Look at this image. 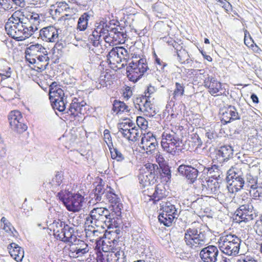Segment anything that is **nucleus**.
<instances>
[{
  "instance_id": "nucleus-21",
  "label": "nucleus",
  "mask_w": 262,
  "mask_h": 262,
  "mask_svg": "<svg viewBox=\"0 0 262 262\" xmlns=\"http://www.w3.org/2000/svg\"><path fill=\"white\" fill-rule=\"evenodd\" d=\"M221 182L215 179H209L206 182V184H202L203 190L205 188L209 194H216L220 191Z\"/></svg>"
},
{
  "instance_id": "nucleus-31",
  "label": "nucleus",
  "mask_w": 262,
  "mask_h": 262,
  "mask_svg": "<svg viewBox=\"0 0 262 262\" xmlns=\"http://www.w3.org/2000/svg\"><path fill=\"white\" fill-rule=\"evenodd\" d=\"M106 190L104 186L101 185H97L94 189V194L95 201L97 202H103L104 200L105 196L106 195Z\"/></svg>"
},
{
  "instance_id": "nucleus-27",
  "label": "nucleus",
  "mask_w": 262,
  "mask_h": 262,
  "mask_svg": "<svg viewBox=\"0 0 262 262\" xmlns=\"http://www.w3.org/2000/svg\"><path fill=\"white\" fill-rule=\"evenodd\" d=\"M158 176L156 175L151 174L144 173V174H140L139 177V182L143 187L146 186H150L154 184L157 182V179Z\"/></svg>"
},
{
  "instance_id": "nucleus-33",
  "label": "nucleus",
  "mask_w": 262,
  "mask_h": 262,
  "mask_svg": "<svg viewBox=\"0 0 262 262\" xmlns=\"http://www.w3.org/2000/svg\"><path fill=\"white\" fill-rule=\"evenodd\" d=\"M65 222L62 221L59 219L54 220L52 224H50V226L53 230L54 235L57 239L60 240L62 238V234H60V230L61 229L63 224Z\"/></svg>"
},
{
  "instance_id": "nucleus-4",
  "label": "nucleus",
  "mask_w": 262,
  "mask_h": 262,
  "mask_svg": "<svg viewBox=\"0 0 262 262\" xmlns=\"http://www.w3.org/2000/svg\"><path fill=\"white\" fill-rule=\"evenodd\" d=\"M57 196L62 202L66 209L73 212H79L82 208L84 196L79 193H72L66 190L58 192Z\"/></svg>"
},
{
  "instance_id": "nucleus-15",
  "label": "nucleus",
  "mask_w": 262,
  "mask_h": 262,
  "mask_svg": "<svg viewBox=\"0 0 262 262\" xmlns=\"http://www.w3.org/2000/svg\"><path fill=\"white\" fill-rule=\"evenodd\" d=\"M204 83L205 87L208 89L209 92L212 96L222 89V83L213 76H208L204 80Z\"/></svg>"
},
{
  "instance_id": "nucleus-55",
  "label": "nucleus",
  "mask_w": 262,
  "mask_h": 262,
  "mask_svg": "<svg viewBox=\"0 0 262 262\" xmlns=\"http://www.w3.org/2000/svg\"><path fill=\"white\" fill-rule=\"evenodd\" d=\"M254 229L258 235L262 236V217L260 220L256 222Z\"/></svg>"
},
{
  "instance_id": "nucleus-36",
  "label": "nucleus",
  "mask_w": 262,
  "mask_h": 262,
  "mask_svg": "<svg viewBox=\"0 0 262 262\" xmlns=\"http://www.w3.org/2000/svg\"><path fill=\"white\" fill-rule=\"evenodd\" d=\"M175 216H172L171 214H166L164 213H161L158 216L159 221L160 223L163 224L165 226L169 227L171 225Z\"/></svg>"
},
{
  "instance_id": "nucleus-49",
  "label": "nucleus",
  "mask_w": 262,
  "mask_h": 262,
  "mask_svg": "<svg viewBox=\"0 0 262 262\" xmlns=\"http://www.w3.org/2000/svg\"><path fill=\"white\" fill-rule=\"evenodd\" d=\"M26 19L31 24L38 25L39 23V16L36 13H31L28 14Z\"/></svg>"
},
{
  "instance_id": "nucleus-6",
  "label": "nucleus",
  "mask_w": 262,
  "mask_h": 262,
  "mask_svg": "<svg viewBox=\"0 0 262 262\" xmlns=\"http://www.w3.org/2000/svg\"><path fill=\"white\" fill-rule=\"evenodd\" d=\"M8 120L12 129L18 133L24 132L28 128L27 125L24 123L22 114L19 111H11L8 115Z\"/></svg>"
},
{
  "instance_id": "nucleus-11",
  "label": "nucleus",
  "mask_w": 262,
  "mask_h": 262,
  "mask_svg": "<svg viewBox=\"0 0 262 262\" xmlns=\"http://www.w3.org/2000/svg\"><path fill=\"white\" fill-rule=\"evenodd\" d=\"M59 31L53 26L45 27L39 31V37L43 41L55 42L58 38Z\"/></svg>"
},
{
  "instance_id": "nucleus-13",
  "label": "nucleus",
  "mask_w": 262,
  "mask_h": 262,
  "mask_svg": "<svg viewBox=\"0 0 262 262\" xmlns=\"http://www.w3.org/2000/svg\"><path fill=\"white\" fill-rule=\"evenodd\" d=\"M113 216V214L110 215L109 211L106 209L94 224L97 226H101L102 227L103 226L102 224H105L108 228H116L118 227V223H117L116 220L112 219L111 217Z\"/></svg>"
},
{
  "instance_id": "nucleus-52",
  "label": "nucleus",
  "mask_w": 262,
  "mask_h": 262,
  "mask_svg": "<svg viewBox=\"0 0 262 262\" xmlns=\"http://www.w3.org/2000/svg\"><path fill=\"white\" fill-rule=\"evenodd\" d=\"M121 36L122 37L124 36V33L123 32H121L119 31L118 29L116 28H111L109 31L108 36L111 37L113 39H115L116 40L118 37H120Z\"/></svg>"
},
{
  "instance_id": "nucleus-22",
  "label": "nucleus",
  "mask_w": 262,
  "mask_h": 262,
  "mask_svg": "<svg viewBox=\"0 0 262 262\" xmlns=\"http://www.w3.org/2000/svg\"><path fill=\"white\" fill-rule=\"evenodd\" d=\"M49 58L48 56V52L42 53L38 56V59L34 58H29L28 62L31 64H36V67L40 70H44L49 64Z\"/></svg>"
},
{
  "instance_id": "nucleus-8",
  "label": "nucleus",
  "mask_w": 262,
  "mask_h": 262,
  "mask_svg": "<svg viewBox=\"0 0 262 262\" xmlns=\"http://www.w3.org/2000/svg\"><path fill=\"white\" fill-rule=\"evenodd\" d=\"M236 216H238L242 222L245 223L253 220L257 215L251 204L241 205L235 211Z\"/></svg>"
},
{
  "instance_id": "nucleus-58",
  "label": "nucleus",
  "mask_w": 262,
  "mask_h": 262,
  "mask_svg": "<svg viewBox=\"0 0 262 262\" xmlns=\"http://www.w3.org/2000/svg\"><path fill=\"white\" fill-rule=\"evenodd\" d=\"M144 113L145 115L149 116V117L154 116L157 114L154 105H151V106L147 109Z\"/></svg>"
},
{
  "instance_id": "nucleus-30",
  "label": "nucleus",
  "mask_w": 262,
  "mask_h": 262,
  "mask_svg": "<svg viewBox=\"0 0 262 262\" xmlns=\"http://www.w3.org/2000/svg\"><path fill=\"white\" fill-rule=\"evenodd\" d=\"M107 262H126V257L123 251L112 252L107 255Z\"/></svg>"
},
{
  "instance_id": "nucleus-53",
  "label": "nucleus",
  "mask_w": 262,
  "mask_h": 262,
  "mask_svg": "<svg viewBox=\"0 0 262 262\" xmlns=\"http://www.w3.org/2000/svg\"><path fill=\"white\" fill-rule=\"evenodd\" d=\"M161 146L163 149L166 152L171 154L172 155H174L177 153V149L171 148L168 143L165 142L164 140L161 141Z\"/></svg>"
},
{
  "instance_id": "nucleus-25",
  "label": "nucleus",
  "mask_w": 262,
  "mask_h": 262,
  "mask_svg": "<svg viewBox=\"0 0 262 262\" xmlns=\"http://www.w3.org/2000/svg\"><path fill=\"white\" fill-rule=\"evenodd\" d=\"M85 104L86 103L84 101L79 102L78 99L74 98L70 104L69 107L67 109L66 113H70L71 115L74 116L78 113L81 114L82 107L85 106Z\"/></svg>"
},
{
  "instance_id": "nucleus-14",
  "label": "nucleus",
  "mask_w": 262,
  "mask_h": 262,
  "mask_svg": "<svg viewBox=\"0 0 262 262\" xmlns=\"http://www.w3.org/2000/svg\"><path fill=\"white\" fill-rule=\"evenodd\" d=\"M144 194L149 197V200H152L154 203L164 198L165 194V190L162 186H156L154 189L151 188L144 191Z\"/></svg>"
},
{
  "instance_id": "nucleus-20",
  "label": "nucleus",
  "mask_w": 262,
  "mask_h": 262,
  "mask_svg": "<svg viewBox=\"0 0 262 262\" xmlns=\"http://www.w3.org/2000/svg\"><path fill=\"white\" fill-rule=\"evenodd\" d=\"M233 155V149L230 145L222 146L216 152L217 159L220 163L227 161Z\"/></svg>"
},
{
  "instance_id": "nucleus-5",
  "label": "nucleus",
  "mask_w": 262,
  "mask_h": 262,
  "mask_svg": "<svg viewBox=\"0 0 262 262\" xmlns=\"http://www.w3.org/2000/svg\"><path fill=\"white\" fill-rule=\"evenodd\" d=\"M227 183L234 187L235 191L241 190L245 186V176L241 169L232 167L227 172Z\"/></svg>"
},
{
  "instance_id": "nucleus-43",
  "label": "nucleus",
  "mask_w": 262,
  "mask_h": 262,
  "mask_svg": "<svg viewBox=\"0 0 262 262\" xmlns=\"http://www.w3.org/2000/svg\"><path fill=\"white\" fill-rule=\"evenodd\" d=\"M220 240L221 242H219L220 244H226L230 243H235L237 242H241V239L234 234H228L225 236L222 237L220 238Z\"/></svg>"
},
{
  "instance_id": "nucleus-2",
  "label": "nucleus",
  "mask_w": 262,
  "mask_h": 262,
  "mask_svg": "<svg viewBox=\"0 0 262 262\" xmlns=\"http://www.w3.org/2000/svg\"><path fill=\"white\" fill-rule=\"evenodd\" d=\"M133 60L126 68L127 77L130 80L137 82L149 70L146 59L142 55L134 54Z\"/></svg>"
},
{
  "instance_id": "nucleus-51",
  "label": "nucleus",
  "mask_w": 262,
  "mask_h": 262,
  "mask_svg": "<svg viewBox=\"0 0 262 262\" xmlns=\"http://www.w3.org/2000/svg\"><path fill=\"white\" fill-rule=\"evenodd\" d=\"M116 50H117V54H118V59L121 62L122 59H126V57L127 56L128 52L123 47H117Z\"/></svg>"
},
{
  "instance_id": "nucleus-16",
  "label": "nucleus",
  "mask_w": 262,
  "mask_h": 262,
  "mask_svg": "<svg viewBox=\"0 0 262 262\" xmlns=\"http://www.w3.org/2000/svg\"><path fill=\"white\" fill-rule=\"evenodd\" d=\"M70 251L73 255L75 254V255H77L78 257L86 253L89 251V249L88 245L84 241L77 239L74 243H71Z\"/></svg>"
},
{
  "instance_id": "nucleus-63",
  "label": "nucleus",
  "mask_w": 262,
  "mask_h": 262,
  "mask_svg": "<svg viewBox=\"0 0 262 262\" xmlns=\"http://www.w3.org/2000/svg\"><path fill=\"white\" fill-rule=\"evenodd\" d=\"M13 3L17 6L24 8L26 5V0H12Z\"/></svg>"
},
{
  "instance_id": "nucleus-37",
  "label": "nucleus",
  "mask_w": 262,
  "mask_h": 262,
  "mask_svg": "<svg viewBox=\"0 0 262 262\" xmlns=\"http://www.w3.org/2000/svg\"><path fill=\"white\" fill-rule=\"evenodd\" d=\"M53 108L55 110H57L60 112L66 111V98L63 99H59L58 100H53L51 102Z\"/></svg>"
},
{
  "instance_id": "nucleus-41",
  "label": "nucleus",
  "mask_w": 262,
  "mask_h": 262,
  "mask_svg": "<svg viewBox=\"0 0 262 262\" xmlns=\"http://www.w3.org/2000/svg\"><path fill=\"white\" fill-rule=\"evenodd\" d=\"M245 176V186L250 187L252 190L258 184L257 183V179L251 175L250 173H247Z\"/></svg>"
},
{
  "instance_id": "nucleus-18",
  "label": "nucleus",
  "mask_w": 262,
  "mask_h": 262,
  "mask_svg": "<svg viewBox=\"0 0 262 262\" xmlns=\"http://www.w3.org/2000/svg\"><path fill=\"white\" fill-rule=\"evenodd\" d=\"M139 130L141 131V129L136 127H132L129 129L119 127V132L122 134L123 137L133 142L137 141L139 139L140 136Z\"/></svg>"
},
{
  "instance_id": "nucleus-35",
  "label": "nucleus",
  "mask_w": 262,
  "mask_h": 262,
  "mask_svg": "<svg viewBox=\"0 0 262 262\" xmlns=\"http://www.w3.org/2000/svg\"><path fill=\"white\" fill-rule=\"evenodd\" d=\"M208 172H209L210 174L214 173V174L211 175V179H215V180L221 182L223 179L224 175L223 174L222 172L219 169L218 166L214 165L211 167H208L207 168V173Z\"/></svg>"
},
{
  "instance_id": "nucleus-24",
  "label": "nucleus",
  "mask_w": 262,
  "mask_h": 262,
  "mask_svg": "<svg viewBox=\"0 0 262 262\" xmlns=\"http://www.w3.org/2000/svg\"><path fill=\"white\" fill-rule=\"evenodd\" d=\"M47 52V50L41 45L37 43L32 45L28 47L26 50V59L27 61L29 58H34V55H37V53L42 54Z\"/></svg>"
},
{
  "instance_id": "nucleus-56",
  "label": "nucleus",
  "mask_w": 262,
  "mask_h": 262,
  "mask_svg": "<svg viewBox=\"0 0 262 262\" xmlns=\"http://www.w3.org/2000/svg\"><path fill=\"white\" fill-rule=\"evenodd\" d=\"M109 31L110 30H106L105 29L103 24L102 25L100 24L96 29V32L97 33H99V34H100L101 36V35L105 34H106V36H108Z\"/></svg>"
},
{
  "instance_id": "nucleus-34",
  "label": "nucleus",
  "mask_w": 262,
  "mask_h": 262,
  "mask_svg": "<svg viewBox=\"0 0 262 262\" xmlns=\"http://www.w3.org/2000/svg\"><path fill=\"white\" fill-rule=\"evenodd\" d=\"M90 16L91 15L88 12H85L82 14L78 19L77 29L79 31L85 30Z\"/></svg>"
},
{
  "instance_id": "nucleus-7",
  "label": "nucleus",
  "mask_w": 262,
  "mask_h": 262,
  "mask_svg": "<svg viewBox=\"0 0 262 262\" xmlns=\"http://www.w3.org/2000/svg\"><path fill=\"white\" fill-rule=\"evenodd\" d=\"M140 144L142 145V146H140V147L144 150H146L148 155L153 154L158 145L155 136L150 132L146 134H144L141 139Z\"/></svg>"
},
{
  "instance_id": "nucleus-29",
  "label": "nucleus",
  "mask_w": 262,
  "mask_h": 262,
  "mask_svg": "<svg viewBox=\"0 0 262 262\" xmlns=\"http://www.w3.org/2000/svg\"><path fill=\"white\" fill-rule=\"evenodd\" d=\"M62 174L58 171L51 181H49L48 182H45L43 185H45V187H47V185H48L49 188L53 190L60 186L62 182Z\"/></svg>"
},
{
  "instance_id": "nucleus-48",
  "label": "nucleus",
  "mask_w": 262,
  "mask_h": 262,
  "mask_svg": "<svg viewBox=\"0 0 262 262\" xmlns=\"http://www.w3.org/2000/svg\"><path fill=\"white\" fill-rule=\"evenodd\" d=\"M176 88L173 91V98L176 99L177 97L182 96L184 94V86L183 83L176 82L175 84Z\"/></svg>"
},
{
  "instance_id": "nucleus-45",
  "label": "nucleus",
  "mask_w": 262,
  "mask_h": 262,
  "mask_svg": "<svg viewBox=\"0 0 262 262\" xmlns=\"http://www.w3.org/2000/svg\"><path fill=\"white\" fill-rule=\"evenodd\" d=\"M106 201L114 205L119 203L120 202V199L116 194L108 190L106 192V195L105 196L103 202L105 203Z\"/></svg>"
},
{
  "instance_id": "nucleus-57",
  "label": "nucleus",
  "mask_w": 262,
  "mask_h": 262,
  "mask_svg": "<svg viewBox=\"0 0 262 262\" xmlns=\"http://www.w3.org/2000/svg\"><path fill=\"white\" fill-rule=\"evenodd\" d=\"M0 8L8 10L12 8L10 0H0Z\"/></svg>"
},
{
  "instance_id": "nucleus-44",
  "label": "nucleus",
  "mask_w": 262,
  "mask_h": 262,
  "mask_svg": "<svg viewBox=\"0 0 262 262\" xmlns=\"http://www.w3.org/2000/svg\"><path fill=\"white\" fill-rule=\"evenodd\" d=\"M49 97L51 102L53 100H58L65 98L64 92L61 88H58L53 93H49Z\"/></svg>"
},
{
  "instance_id": "nucleus-61",
  "label": "nucleus",
  "mask_w": 262,
  "mask_h": 262,
  "mask_svg": "<svg viewBox=\"0 0 262 262\" xmlns=\"http://www.w3.org/2000/svg\"><path fill=\"white\" fill-rule=\"evenodd\" d=\"M117 47L113 48L107 55V59L109 60L110 58H115L117 57L118 58V54H117V50H116Z\"/></svg>"
},
{
  "instance_id": "nucleus-26",
  "label": "nucleus",
  "mask_w": 262,
  "mask_h": 262,
  "mask_svg": "<svg viewBox=\"0 0 262 262\" xmlns=\"http://www.w3.org/2000/svg\"><path fill=\"white\" fill-rule=\"evenodd\" d=\"M161 209L162 210V213L166 214H171L172 216H175L177 218L178 210L175 205L171 201L162 202L160 204Z\"/></svg>"
},
{
  "instance_id": "nucleus-23",
  "label": "nucleus",
  "mask_w": 262,
  "mask_h": 262,
  "mask_svg": "<svg viewBox=\"0 0 262 262\" xmlns=\"http://www.w3.org/2000/svg\"><path fill=\"white\" fill-rule=\"evenodd\" d=\"M9 253L16 261H21L24 256V251L22 248L14 243L10 244L8 247Z\"/></svg>"
},
{
  "instance_id": "nucleus-19",
  "label": "nucleus",
  "mask_w": 262,
  "mask_h": 262,
  "mask_svg": "<svg viewBox=\"0 0 262 262\" xmlns=\"http://www.w3.org/2000/svg\"><path fill=\"white\" fill-rule=\"evenodd\" d=\"M75 225L73 224L67 223V226L64 230H66L64 235H62V238L60 241L67 243H74L75 241H77L76 235L75 234Z\"/></svg>"
},
{
  "instance_id": "nucleus-54",
  "label": "nucleus",
  "mask_w": 262,
  "mask_h": 262,
  "mask_svg": "<svg viewBox=\"0 0 262 262\" xmlns=\"http://www.w3.org/2000/svg\"><path fill=\"white\" fill-rule=\"evenodd\" d=\"M162 140H164V141L167 143L170 142H173L180 141V139L178 136L175 133H173V134H166L165 135V138Z\"/></svg>"
},
{
  "instance_id": "nucleus-32",
  "label": "nucleus",
  "mask_w": 262,
  "mask_h": 262,
  "mask_svg": "<svg viewBox=\"0 0 262 262\" xmlns=\"http://www.w3.org/2000/svg\"><path fill=\"white\" fill-rule=\"evenodd\" d=\"M159 167L160 172H159V174L160 178L163 179L166 182L169 181L171 177V172L168 163L162 164Z\"/></svg>"
},
{
  "instance_id": "nucleus-60",
  "label": "nucleus",
  "mask_w": 262,
  "mask_h": 262,
  "mask_svg": "<svg viewBox=\"0 0 262 262\" xmlns=\"http://www.w3.org/2000/svg\"><path fill=\"white\" fill-rule=\"evenodd\" d=\"M156 159L159 166L162 165V164H165L167 163V162L164 159V157L160 154L159 152L157 154Z\"/></svg>"
},
{
  "instance_id": "nucleus-46",
  "label": "nucleus",
  "mask_w": 262,
  "mask_h": 262,
  "mask_svg": "<svg viewBox=\"0 0 262 262\" xmlns=\"http://www.w3.org/2000/svg\"><path fill=\"white\" fill-rule=\"evenodd\" d=\"M250 193L255 199H262V184H258L252 190H250Z\"/></svg>"
},
{
  "instance_id": "nucleus-17",
  "label": "nucleus",
  "mask_w": 262,
  "mask_h": 262,
  "mask_svg": "<svg viewBox=\"0 0 262 262\" xmlns=\"http://www.w3.org/2000/svg\"><path fill=\"white\" fill-rule=\"evenodd\" d=\"M241 242L230 243V244H220V249L226 255L235 256L239 253Z\"/></svg>"
},
{
  "instance_id": "nucleus-50",
  "label": "nucleus",
  "mask_w": 262,
  "mask_h": 262,
  "mask_svg": "<svg viewBox=\"0 0 262 262\" xmlns=\"http://www.w3.org/2000/svg\"><path fill=\"white\" fill-rule=\"evenodd\" d=\"M111 155L113 159H115L118 162L122 161L124 159V157L117 147L113 149Z\"/></svg>"
},
{
  "instance_id": "nucleus-40",
  "label": "nucleus",
  "mask_w": 262,
  "mask_h": 262,
  "mask_svg": "<svg viewBox=\"0 0 262 262\" xmlns=\"http://www.w3.org/2000/svg\"><path fill=\"white\" fill-rule=\"evenodd\" d=\"M144 166L146 169V171L145 172V173L149 174V175H156V176L159 177V172H160V170L157 164L148 163H146Z\"/></svg>"
},
{
  "instance_id": "nucleus-42",
  "label": "nucleus",
  "mask_w": 262,
  "mask_h": 262,
  "mask_svg": "<svg viewBox=\"0 0 262 262\" xmlns=\"http://www.w3.org/2000/svg\"><path fill=\"white\" fill-rule=\"evenodd\" d=\"M178 58L182 63H189L192 60L190 59V56L187 51L183 48L177 53Z\"/></svg>"
},
{
  "instance_id": "nucleus-62",
  "label": "nucleus",
  "mask_w": 262,
  "mask_h": 262,
  "mask_svg": "<svg viewBox=\"0 0 262 262\" xmlns=\"http://www.w3.org/2000/svg\"><path fill=\"white\" fill-rule=\"evenodd\" d=\"M148 96V99H146L145 101H144V103L143 105V106H142V110L141 111L142 112H144L147 109H148L151 105H152L153 104L151 103V101L150 100V97L149 96Z\"/></svg>"
},
{
  "instance_id": "nucleus-59",
  "label": "nucleus",
  "mask_w": 262,
  "mask_h": 262,
  "mask_svg": "<svg viewBox=\"0 0 262 262\" xmlns=\"http://www.w3.org/2000/svg\"><path fill=\"white\" fill-rule=\"evenodd\" d=\"M175 252L177 256L181 259H185L187 257V255L188 254L185 252L181 248H177Z\"/></svg>"
},
{
  "instance_id": "nucleus-1",
  "label": "nucleus",
  "mask_w": 262,
  "mask_h": 262,
  "mask_svg": "<svg viewBox=\"0 0 262 262\" xmlns=\"http://www.w3.org/2000/svg\"><path fill=\"white\" fill-rule=\"evenodd\" d=\"M208 232V227L202 225L196 228L188 229L184 236L186 245L194 249L206 245Z\"/></svg>"
},
{
  "instance_id": "nucleus-28",
  "label": "nucleus",
  "mask_w": 262,
  "mask_h": 262,
  "mask_svg": "<svg viewBox=\"0 0 262 262\" xmlns=\"http://www.w3.org/2000/svg\"><path fill=\"white\" fill-rule=\"evenodd\" d=\"M106 209L103 207H96L93 208L90 213V216L86 218V221L94 224L97 222V219L103 214Z\"/></svg>"
},
{
  "instance_id": "nucleus-12",
  "label": "nucleus",
  "mask_w": 262,
  "mask_h": 262,
  "mask_svg": "<svg viewBox=\"0 0 262 262\" xmlns=\"http://www.w3.org/2000/svg\"><path fill=\"white\" fill-rule=\"evenodd\" d=\"M178 172L188 180L189 183L193 184L196 180L199 170L191 166L181 165L178 168Z\"/></svg>"
},
{
  "instance_id": "nucleus-38",
  "label": "nucleus",
  "mask_w": 262,
  "mask_h": 262,
  "mask_svg": "<svg viewBox=\"0 0 262 262\" xmlns=\"http://www.w3.org/2000/svg\"><path fill=\"white\" fill-rule=\"evenodd\" d=\"M122 206V204L120 202L116 204H112L111 211V212H110V215L113 214V216L112 219H114L116 220L117 221L118 220V217H120L121 214V208Z\"/></svg>"
},
{
  "instance_id": "nucleus-9",
  "label": "nucleus",
  "mask_w": 262,
  "mask_h": 262,
  "mask_svg": "<svg viewBox=\"0 0 262 262\" xmlns=\"http://www.w3.org/2000/svg\"><path fill=\"white\" fill-rule=\"evenodd\" d=\"M219 251L217 247L209 245L201 249L200 257L203 262H216Z\"/></svg>"
},
{
  "instance_id": "nucleus-10",
  "label": "nucleus",
  "mask_w": 262,
  "mask_h": 262,
  "mask_svg": "<svg viewBox=\"0 0 262 262\" xmlns=\"http://www.w3.org/2000/svg\"><path fill=\"white\" fill-rule=\"evenodd\" d=\"M220 114H222L221 121L224 124H227L232 121L239 120L241 118L236 107L231 105H228L225 111H223V109L221 110Z\"/></svg>"
},
{
  "instance_id": "nucleus-47",
  "label": "nucleus",
  "mask_w": 262,
  "mask_h": 262,
  "mask_svg": "<svg viewBox=\"0 0 262 262\" xmlns=\"http://www.w3.org/2000/svg\"><path fill=\"white\" fill-rule=\"evenodd\" d=\"M146 99H148V96L146 95L139 96L136 97L134 100V103L136 108L141 111L142 109L141 107L143 106V105L144 104V101H145Z\"/></svg>"
},
{
  "instance_id": "nucleus-39",
  "label": "nucleus",
  "mask_w": 262,
  "mask_h": 262,
  "mask_svg": "<svg viewBox=\"0 0 262 262\" xmlns=\"http://www.w3.org/2000/svg\"><path fill=\"white\" fill-rule=\"evenodd\" d=\"M128 106L123 102L115 100L114 101L113 111L117 113L128 112Z\"/></svg>"
},
{
  "instance_id": "nucleus-64",
  "label": "nucleus",
  "mask_w": 262,
  "mask_h": 262,
  "mask_svg": "<svg viewBox=\"0 0 262 262\" xmlns=\"http://www.w3.org/2000/svg\"><path fill=\"white\" fill-rule=\"evenodd\" d=\"M27 24H25V26H24V30L25 31H27L26 29H28V32H30V35H29V37L31 36L33 34V33L34 32V31L37 30V28L35 26V28L32 26V24H31L30 25V26H28L27 25H26Z\"/></svg>"
},
{
  "instance_id": "nucleus-3",
  "label": "nucleus",
  "mask_w": 262,
  "mask_h": 262,
  "mask_svg": "<svg viewBox=\"0 0 262 262\" xmlns=\"http://www.w3.org/2000/svg\"><path fill=\"white\" fill-rule=\"evenodd\" d=\"M25 21L23 18H14L12 16L5 24V29L7 34L17 41H23L29 37L30 32L24 30Z\"/></svg>"
}]
</instances>
